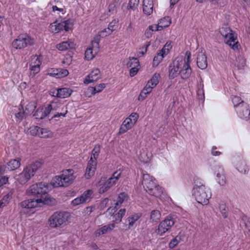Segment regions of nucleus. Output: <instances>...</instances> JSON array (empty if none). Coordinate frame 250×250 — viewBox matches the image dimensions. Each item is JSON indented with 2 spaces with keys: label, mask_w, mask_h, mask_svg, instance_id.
Instances as JSON below:
<instances>
[{
  "label": "nucleus",
  "mask_w": 250,
  "mask_h": 250,
  "mask_svg": "<svg viewBox=\"0 0 250 250\" xmlns=\"http://www.w3.org/2000/svg\"><path fill=\"white\" fill-rule=\"evenodd\" d=\"M50 185L45 182H40L30 186L26 193L29 196H34L37 199H42L41 203H45L48 199V192Z\"/></svg>",
  "instance_id": "obj_1"
},
{
  "label": "nucleus",
  "mask_w": 250,
  "mask_h": 250,
  "mask_svg": "<svg viewBox=\"0 0 250 250\" xmlns=\"http://www.w3.org/2000/svg\"><path fill=\"white\" fill-rule=\"evenodd\" d=\"M75 177L73 169H66L61 175L54 177L50 184L54 187H67L73 183Z\"/></svg>",
  "instance_id": "obj_2"
},
{
  "label": "nucleus",
  "mask_w": 250,
  "mask_h": 250,
  "mask_svg": "<svg viewBox=\"0 0 250 250\" xmlns=\"http://www.w3.org/2000/svg\"><path fill=\"white\" fill-rule=\"evenodd\" d=\"M70 216L66 211H56L48 219V225L51 228H60L66 224Z\"/></svg>",
  "instance_id": "obj_3"
},
{
  "label": "nucleus",
  "mask_w": 250,
  "mask_h": 250,
  "mask_svg": "<svg viewBox=\"0 0 250 250\" xmlns=\"http://www.w3.org/2000/svg\"><path fill=\"white\" fill-rule=\"evenodd\" d=\"M40 162H36L27 166L18 175L17 180L21 184H26L33 177L40 167Z\"/></svg>",
  "instance_id": "obj_4"
},
{
  "label": "nucleus",
  "mask_w": 250,
  "mask_h": 250,
  "mask_svg": "<svg viewBox=\"0 0 250 250\" xmlns=\"http://www.w3.org/2000/svg\"><path fill=\"white\" fill-rule=\"evenodd\" d=\"M191 58V53L189 51H186L184 59L180 60V70L179 74L181 79L186 80L188 79L192 72L190 63Z\"/></svg>",
  "instance_id": "obj_5"
},
{
  "label": "nucleus",
  "mask_w": 250,
  "mask_h": 250,
  "mask_svg": "<svg viewBox=\"0 0 250 250\" xmlns=\"http://www.w3.org/2000/svg\"><path fill=\"white\" fill-rule=\"evenodd\" d=\"M193 195L197 202L203 205H207L209 203L211 194L208 187H201L197 189H193Z\"/></svg>",
  "instance_id": "obj_6"
},
{
  "label": "nucleus",
  "mask_w": 250,
  "mask_h": 250,
  "mask_svg": "<svg viewBox=\"0 0 250 250\" xmlns=\"http://www.w3.org/2000/svg\"><path fill=\"white\" fill-rule=\"evenodd\" d=\"M34 39L27 34H20L15 39L12 45L16 49H23L29 46L34 44Z\"/></svg>",
  "instance_id": "obj_7"
},
{
  "label": "nucleus",
  "mask_w": 250,
  "mask_h": 250,
  "mask_svg": "<svg viewBox=\"0 0 250 250\" xmlns=\"http://www.w3.org/2000/svg\"><path fill=\"white\" fill-rule=\"evenodd\" d=\"M219 32L221 35L225 38L226 43L229 45L234 50L239 49L240 44L236 41L237 38L234 37L232 30L229 27H222L220 29Z\"/></svg>",
  "instance_id": "obj_8"
},
{
  "label": "nucleus",
  "mask_w": 250,
  "mask_h": 250,
  "mask_svg": "<svg viewBox=\"0 0 250 250\" xmlns=\"http://www.w3.org/2000/svg\"><path fill=\"white\" fill-rule=\"evenodd\" d=\"M72 24L69 20L61 21L57 20L50 24L49 30L52 33H57L63 30L65 31H69L72 29Z\"/></svg>",
  "instance_id": "obj_9"
},
{
  "label": "nucleus",
  "mask_w": 250,
  "mask_h": 250,
  "mask_svg": "<svg viewBox=\"0 0 250 250\" xmlns=\"http://www.w3.org/2000/svg\"><path fill=\"white\" fill-rule=\"evenodd\" d=\"M41 200L30 199L25 200L20 203L19 207L20 208V213L21 215L27 214L30 215L31 213L26 212V210L37 207L39 204L41 203Z\"/></svg>",
  "instance_id": "obj_10"
},
{
  "label": "nucleus",
  "mask_w": 250,
  "mask_h": 250,
  "mask_svg": "<svg viewBox=\"0 0 250 250\" xmlns=\"http://www.w3.org/2000/svg\"><path fill=\"white\" fill-rule=\"evenodd\" d=\"M174 218L171 216H167L160 223L157 229L158 234L163 235L174 225Z\"/></svg>",
  "instance_id": "obj_11"
},
{
  "label": "nucleus",
  "mask_w": 250,
  "mask_h": 250,
  "mask_svg": "<svg viewBox=\"0 0 250 250\" xmlns=\"http://www.w3.org/2000/svg\"><path fill=\"white\" fill-rule=\"evenodd\" d=\"M121 172L116 171L99 188V193H104L114 185L121 176Z\"/></svg>",
  "instance_id": "obj_12"
},
{
  "label": "nucleus",
  "mask_w": 250,
  "mask_h": 250,
  "mask_svg": "<svg viewBox=\"0 0 250 250\" xmlns=\"http://www.w3.org/2000/svg\"><path fill=\"white\" fill-rule=\"evenodd\" d=\"M100 40L98 37L92 41V47L87 48L85 51V58L87 60L93 59L98 52Z\"/></svg>",
  "instance_id": "obj_13"
},
{
  "label": "nucleus",
  "mask_w": 250,
  "mask_h": 250,
  "mask_svg": "<svg viewBox=\"0 0 250 250\" xmlns=\"http://www.w3.org/2000/svg\"><path fill=\"white\" fill-rule=\"evenodd\" d=\"M155 181V179L150 176L149 174L147 173H143L142 184L145 189L147 193L149 192L152 188H155V186L157 185Z\"/></svg>",
  "instance_id": "obj_14"
},
{
  "label": "nucleus",
  "mask_w": 250,
  "mask_h": 250,
  "mask_svg": "<svg viewBox=\"0 0 250 250\" xmlns=\"http://www.w3.org/2000/svg\"><path fill=\"white\" fill-rule=\"evenodd\" d=\"M235 111L240 118L244 120H248L250 118V110L249 104L247 103H243L237 106Z\"/></svg>",
  "instance_id": "obj_15"
},
{
  "label": "nucleus",
  "mask_w": 250,
  "mask_h": 250,
  "mask_svg": "<svg viewBox=\"0 0 250 250\" xmlns=\"http://www.w3.org/2000/svg\"><path fill=\"white\" fill-rule=\"evenodd\" d=\"M171 20L169 17H165L159 21L158 25H150L148 27L149 30L159 31L163 29L164 28L167 27L170 25Z\"/></svg>",
  "instance_id": "obj_16"
},
{
  "label": "nucleus",
  "mask_w": 250,
  "mask_h": 250,
  "mask_svg": "<svg viewBox=\"0 0 250 250\" xmlns=\"http://www.w3.org/2000/svg\"><path fill=\"white\" fill-rule=\"evenodd\" d=\"M180 59L175 60L168 66L169 78L173 79L179 74Z\"/></svg>",
  "instance_id": "obj_17"
},
{
  "label": "nucleus",
  "mask_w": 250,
  "mask_h": 250,
  "mask_svg": "<svg viewBox=\"0 0 250 250\" xmlns=\"http://www.w3.org/2000/svg\"><path fill=\"white\" fill-rule=\"evenodd\" d=\"M11 112L14 114L17 122H21L23 119L27 116L24 111V108L22 105L19 106H14L11 109Z\"/></svg>",
  "instance_id": "obj_18"
},
{
  "label": "nucleus",
  "mask_w": 250,
  "mask_h": 250,
  "mask_svg": "<svg viewBox=\"0 0 250 250\" xmlns=\"http://www.w3.org/2000/svg\"><path fill=\"white\" fill-rule=\"evenodd\" d=\"M97 163L95 160H90L88 162L84 174L85 178L89 179L94 175L96 169Z\"/></svg>",
  "instance_id": "obj_19"
},
{
  "label": "nucleus",
  "mask_w": 250,
  "mask_h": 250,
  "mask_svg": "<svg viewBox=\"0 0 250 250\" xmlns=\"http://www.w3.org/2000/svg\"><path fill=\"white\" fill-rule=\"evenodd\" d=\"M197 64L198 67L201 69H205L207 67V59L204 53L201 52L197 54Z\"/></svg>",
  "instance_id": "obj_20"
},
{
  "label": "nucleus",
  "mask_w": 250,
  "mask_h": 250,
  "mask_svg": "<svg viewBox=\"0 0 250 250\" xmlns=\"http://www.w3.org/2000/svg\"><path fill=\"white\" fill-rule=\"evenodd\" d=\"M135 124V123H133L130 118H126L121 125L119 134H122L125 133L128 130L131 129Z\"/></svg>",
  "instance_id": "obj_21"
},
{
  "label": "nucleus",
  "mask_w": 250,
  "mask_h": 250,
  "mask_svg": "<svg viewBox=\"0 0 250 250\" xmlns=\"http://www.w3.org/2000/svg\"><path fill=\"white\" fill-rule=\"evenodd\" d=\"M100 70L98 68L93 69L85 78L84 81V83L88 84L97 81L100 78Z\"/></svg>",
  "instance_id": "obj_22"
},
{
  "label": "nucleus",
  "mask_w": 250,
  "mask_h": 250,
  "mask_svg": "<svg viewBox=\"0 0 250 250\" xmlns=\"http://www.w3.org/2000/svg\"><path fill=\"white\" fill-rule=\"evenodd\" d=\"M143 11L146 16L150 15L153 11V1L152 0H144Z\"/></svg>",
  "instance_id": "obj_23"
},
{
  "label": "nucleus",
  "mask_w": 250,
  "mask_h": 250,
  "mask_svg": "<svg viewBox=\"0 0 250 250\" xmlns=\"http://www.w3.org/2000/svg\"><path fill=\"white\" fill-rule=\"evenodd\" d=\"M141 217V214L139 213L134 214L130 216H129L125 221V229H128L132 227L135 222H136Z\"/></svg>",
  "instance_id": "obj_24"
},
{
  "label": "nucleus",
  "mask_w": 250,
  "mask_h": 250,
  "mask_svg": "<svg viewBox=\"0 0 250 250\" xmlns=\"http://www.w3.org/2000/svg\"><path fill=\"white\" fill-rule=\"evenodd\" d=\"M49 114V109H47L46 107H40L37 109L33 116L36 119L40 120L45 118Z\"/></svg>",
  "instance_id": "obj_25"
},
{
  "label": "nucleus",
  "mask_w": 250,
  "mask_h": 250,
  "mask_svg": "<svg viewBox=\"0 0 250 250\" xmlns=\"http://www.w3.org/2000/svg\"><path fill=\"white\" fill-rule=\"evenodd\" d=\"M216 173V181L221 186H224L226 182V176L223 167L219 166Z\"/></svg>",
  "instance_id": "obj_26"
},
{
  "label": "nucleus",
  "mask_w": 250,
  "mask_h": 250,
  "mask_svg": "<svg viewBox=\"0 0 250 250\" xmlns=\"http://www.w3.org/2000/svg\"><path fill=\"white\" fill-rule=\"evenodd\" d=\"M76 44L70 41L63 42L57 45V48L61 51L75 48Z\"/></svg>",
  "instance_id": "obj_27"
},
{
  "label": "nucleus",
  "mask_w": 250,
  "mask_h": 250,
  "mask_svg": "<svg viewBox=\"0 0 250 250\" xmlns=\"http://www.w3.org/2000/svg\"><path fill=\"white\" fill-rule=\"evenodd\" d=\"M114 224H110L102 227L96 231V236H99L101 235L106 234L108 232L111 231L114 228Z\"/></svg>",
  "instance_id": "obj_28"
},
{
  "label": "nucleus",
  "mask_w": 250,
  "mask_h": 250,
  "mask_svg": "<svg viewBox=\"0 0 250 250\" xmlns=\"http://www.w3.org/2000/svg\"><path fill=\"white\" fill-rule=\"evenodd\" d=\"M148 193L150 195L161 198L162 195H164L163 188L159 185H157Z\"/></svg>",
  "instance_id": "obj_29"
},
{
  "label": "nucleus",
  "mask_w": 250,
  "mask_h": 250,
  "mask_svg": "<svg viewBox=\"0 0 250 250\" xmlns=\"http://www.w3.org/2000/svg\"><path fill=\"white\" fill-rule=\"evenodd\" d=\"M21 166V159L17 158L10 160L7 164V167L9 170H14L18 168Z\"/></svg>",
  "instance_id": "obj_30"
},
{
  "label": "nucleus",
  "mask_w": 250,
  "mask_h": 250,
  "mask_svg": "<svg viewBox=\"0 0 250 250\" xmlns=\"http://www.w3.org/2000/svg\"><path fill=\"white\" fill-rule=\"evenodd\" d=\"M62 106V104L58 99H55L49 104L46 108L49 109V112L50 113L51 111H57Z\"/></svg>",
  "instance_id": "obj_31"
},
{
  "label": "nucleus",
  "mask_w": 250,
  "mask_h": 250,
  "mask_svg": "<svg viewBox=\"0 0 250 250\" xmlns=\"http://www.w3.org/2000/svg\"><path fill=\"white\" fill-rule=\"evenodd\" d=\"M72 92V90L68 88L64 87L58 89V98H66L69 97Z\"/></svg>",
  "instance_id": "obj_32"
},
{
  "label": "nucleus",
  "mask_w": 250,
  "mask_h": 250,
  "mask_svg": "<svg viewBox=\"0 0 250 250\" xmlns=\"http://www.w3.org/2000/svg\"><path fill=\"white\" fill-rule=\"evenodd\" d=\"M129 198V196L125 192H121L120 193L118 197L117 201L115 204V208H118L120 207L121 205L128 200Z\"/></svg>",
  "instance_id": "obj_33"
},
{
  "label": "nucleus",
  "mask_w": 250,
  "mask_h": 250,
  "mask_svg": "<svg viewBox=\"0 0 250 250\" xmlns=\"http://www.w3.org/2000/svg\"><path fill=\"white\" fill-rule=\"evenodd\" d=\"M105 87V84L104 83L97 85L94 87H90L88 90L91 95H94L97 93L101 92Z\"/></svg>",
  "instance_id": "obj_34"
},
{
  "label": "nucleus",
  "mask_w": 250,
  "mask_h": 250,
  "mask_svg": "<svg viewBox=\"0 0 250 250\" xmlns=\"http://www.w3.org/2000/svg\"><path fill=\"white\" fill-rule=\"evenodd\" d=\"M36 103L34 102H30L25 106L24 111L25 114L28 116L32 114L36 108Z\"/></svg>",
  "instance_id": "obj_35"
},
{
  "label": "nucleus",
  "mask_w": 250,
  "mask_h": 250,
  "mask_svg": "<svg viewBox=\"0 0 250 250\" xmlns=\"http://www.w3.org/2000/svg\"><path fill=\"white\" fill-rule=\"evenodd\" d=\"M39 130V137L43 138H48L52 137V132L47 128H40Z\"/></svg>",
  "instance_id": "obj_36"
},
{
  "label": "nucleus",
  "mask_w": 250,
  "mask_h": 250,
  "mask_svg": "<svg viewBox=\"0 0 250 250\" xmlns=\"http://www.w3.org/2000/svg\"><path fill=\"white\" fill-rule=\"evenodd\" d=\"M126 212V210L125 208H122L119 210L118 213H116L114 215L115 219L114 221L118 223H120L122 221V218L125 216Z\"/></svg>",
  "instance_id": "obj_37"
},
{
  "label": "nucleus",
  "mask_w": 250,
  "mask_h": 250,
  "mask_svg": "<svg viewBox=\"0 0 250 250\" xmlns=\"http://www.w3.org/2000/svg\"><path fill=\"white\" fill-rule=\"evenodd\" d=\"M161 213L158 210H153L151 212L150 220L152 222H157L161 218Z\"/></svg>",
  "instance_id": "obj_38"
},
{
  "label": "nucleus",
  "mask_w": 250,
  "mask_h": 250,
  "mask_svg": "<svg viewBox=\"0 0 250 250\" xmlns=\"http://www.w3.org/2000/svg\"><path fill=\"white\" fill-rule=\"evenodd\" d=\"M100 151V146L99 145H96L92 151L90 159L92 160H95L97 162V159L99 156Z\"/></svg>",
  "instance_id": "obj_39"
},
{
  "label": "nucleus",
  "mask_w": 250,
  "mask_h": 250,
  "mask_svg": "<svg viewBox=\"0 0 250 250\" xmlns=\"http://www.w3.org/2000/svg\"><path fill=\"white\" fill-rule=\"evenodd\" d=\"M160 78V75L159 73H155L152 76V78L147 82L149 83L152 87H155L158 83L159 79Z\"/></svg>",
  "instance_id": "obj_40"
},
{
  "label": "nucleus",
  "mask_w": 250,
  "mask_h": 250,
  "mask_svg": "<svg viewBox=\"0 0 250 250\" xmlns=\"http://www.w3.org/2000/svg\"><path fill=\"white\" fill-rule=\"evenodd\" d=\"M127 66L128 67H139L140 66L139 61L137 58H132L129 59Z\"/></svg>",
  "instance_id": "obj_41"
},
{
  "label": "nucleus",
  "mask_w": 250,
  "mask_h": 250,
  "mask_svg": "<svg viewBox=\"0 0 250 250\" xmlns=\"http://www.w3.org/2000/svg\"><path fill=\"white\" fill-rule=\"evenodd\" d=\"M231 98L235 109H236L237 106L243 103H245L244 101L242 100L241 98L239 96L232 95L231 96Z\"/></svg>",
  "instance_id": "obj_42"
},
{
  "label": "nucleus",
  "mask_w": 250,
  "mask_h": 250,
  "mask_svg": "<svg viewBox=\"0 0 250 250\" xmlns=\"http://www.w3.org/2000/svg\"><path fill=\"white\" fill-rule=\"evenodd\" d=\"M41 64L42 62L40 56H38L37 55L32 56L29 65L41 66Z\"/></svg>",
  "instance_id": "obj_43"
},
{
  "label": "nucleus",
  "mask_w": 250,
  "mask_h": 250,
  "mask_svg": "<svg viewBox=\"0 0 250 250\" xmlns=\"http://www.w3.org/2000/svg\"><path fill=\"white\" fill-rule=\"evenodd\" d=\"M4 170L3 167H0V188L8 182V177L3 176L2 175V172Z\"/></svg>",
  "instance_id": "obj_44"
},
{
  "label": "nucleus",
  "mask_w": 250,
  "mask_h": 250,
  "mask_svg": "<svg viewBox=\"0 0 250 250\" xmlns=\"http://www.w3.org/2000/svg\"><path fill=\"white\" fill-rule=\"evenodd\" d=\"M164 58V56L160 55L158 52L157 55L154 57L153 61V65L154 66H157L162 61Z\"/></svg>",
  "instance_id": "obj_45"
},
{
  "label": "nucleus",
  "mask_w": 250,
  "mask_h": 250,
  "mask_svg": "<svg viewBox=\"0 0 250 250\" xmlns=\"http://www.w3.org/2000/svg\"><path fill=\"white\" fill-rule=\"evenodd\" d=\"M40 127L38 126H32L28 129L29 133L33 136H38L39 134V130Z\"/></svg>",
  "instance_id": "obj_46"
},
{
  "label": "nucleus",
  "mask_w": 250,
  "mask_h": 250,
  "mask_svg": "<svg viewBox=\"0 0 250 250\" xmlns=\"http://www.w3.org/2000/svg\"><path fill=\"white\" fill-rule=\"evenodd\" d=\"M194 183L195 186L193 189H198L199 188H201V187H207L205 185L204 182L199 178H197L195 180Z\"/></svg>",
  "instance_id": "obj_47"
},
{
  "label": "nucleus",
  "mask_w": 250,
  "mask_h": 250,
  "mask_svg": "<svg viewBox=\"0 0 250 250\" xmlns=\"http://www.w3.org/2000/svg\"><path fill=\"white\" fill-rule=\"evenodd\" d=\"M139 0H130L127 6L128 9L134 10L138 5Z\"/></svg>",
  "instance_id": "obj_48"
},
{
  "label": "nucleus",
  "mask_w": 250,
  "mask_h": 250,
  "mask_svg": "<svg viewBox=\"0 0 250 250\" xmlns=\"http://www.w3.org/2000/svg\"><path fill=\"white\" fill-rule=\"evenodd\" d=\"M11 198V195L9 194H6L4 196L1 200L0 201V204L1 206L3 207H5L6 205H7L9 203V201Z\"/></svg>",
  "instance_id": "obj_49"
},
{
  "label": "nucleus",
  "mask_w": 250,
  "mask_h": 250,
  "mask_svg": "<svg viewBox=\"0 0 250 250\" xmlns=\"http://www.w3.org/2000/svg\"><path fill=\"white\" fill-rule=\"evenodd\" d=\"M219 209L224 218L227 217L228 208L225 204H220L219 206Z\"/></svg>",
  "instance_id": "obj_50"
},
{
  "label": "nucleus",
  "mask_w": 250,
  "mask_h": 250,
  "mask_svg": "<svg viewBox=\"0 0 250 250\" xmlns=\"http://www.w3.org/2000/svg\"><path fill=\"white\" fill-rule=\"evenodd\" d=\"M83 203H85L84 199L81 196L75 198L72 201V204L74 206L79 205Z\"/></svg>",
  "instance_id": "obj_51"
},
{
  "label": "nucleus",
  "mask_w": 250,
  "mask_h": 250,
  "mask_svg": "<svg viewBox=\"0 0 250 250\" xmlns=\"http://www.w3.org/2000/svg\"><path fill=\"white\" fill-rule=\"evenodd\" d=\"M118 21L116 20H113L111 22H110L108 25V29L107 31H108V34H111L114 30L115 26H116Z\"/></svg>",
  "instance_id": "obj_52"
},
{
  "label": "nucleus",
  "mask_w": 250,
  "mask_h": 250,
  "mask_svg": "<svg viewBox=\"0 0 250 250\" xmlns=\"http://www.w3.org/2000/svg\"><path fill=\"white\" fill-rule=\"evenodd\" d=\"M29 66L31 71V75L33 74V75L34 76L40 71L41 66L29 65Z\"/></svg>",
  "instance_id": "obj_53"
},
{
  "label": "nucleus",
  "mask_w": 250,
  "mask_h": 250,
  "mask_svg": "<svg viewBox=\"0 0 250 250\" xmlns=\"http://www.w3.org/2000/svg\"><path fill=\"white\" fill-rule=\"evenodd\" d=\"M237 61H239L238 63L237 64L239 68H242L246 64L245 60L242 57H238Z\"/></svg>",
  "instance_id": "obj_54"
},
{
  "label": "nucleus",
  "mask_w": 250,
  "mask_h": 250,
  "mask_svg": "<svg viewBox=\"0 0 250 250\" xmlns=\"http://www.w3.org/2000/svg\"><path fill=\"white\" fill-rule=\"evenodd\" d=\"M58 72L57 73V75H59V77H64L66 76L68 74V71L66 69H61L60 70H58Z\"/></svg>",
  "instance_id": "obj_55"
},
{
  "label": "nucleus",
  "mask_w": 250,
  "mask_h": 250,
  "mask_svg": "<svg viewBox=\"0 0 250 250\" xmlns=\"http://www.w3.org/2000/svg\"><path fill=\"white\" fill-rule=\"evenodd\" d=\"M150 42H147L146 44L144 45V46H143L141 49H144L145 48V51H142L139 52V54H141L140 56H144L146 52L147 48L150 46Z\"/></svg>",
  "instance_id": "obj_56"
},
{
  "label": "nucleus",
  "mask_w": 250,
  "mask_h": 250,
  "mask_svg": "<svg viewBox=\"0 0 250 250\" xmlns=\"http://www.w3.org/2000/svg\"><path fill=\"white\" fill-rule=\"evenodd\" d=\"M91 194V191L90 190H87L85 191L84 193L81 195L82 197L84 199V202H86L90 198Z\"/></svg>",
  "instance_id": "obj_57"
},
{
  "label": "nucleus",
  "mask_w": 250,
  "mask_h": 250,
  "mask_svg": "<svg viewBox=\"0 0 250 250\" xmlns=\"http://www.w3.org/2000/svg\"><path fill=\"white\" fill-rule=\"evenodd\" d=\"M179 243L178 240L177 239V237L173 239L169 243V247L170 248L172 249L178 245Z\"/></svg>",
  "instance_id": "obj_58"
},
{
  "label": "nucleus",
  "mask_w": 250,
  "mask_h": 250,
  "mask_svg": "<svg viewBox=\"0 0 250 250\" xmlns=\"http://www.w3.org/2000/svg\"><path fill=\"white\" fill-rule=\"evenodd\" d=\"M94 209H95V207L92 206L86 207L84 208L83 213L85 215H89L93 211Z\"/></svg>",
  "instance_id": "obj_59"
},
{
  "label": "nucleus",
  "mask_w": 250,
  "mask_h": 250,
  "mask_svg": "<svg viewBox=\"0 0 250 250\" xmlns=\"http://www.w3.org/2000/svg\"><path fill=\"white\" fill-rule=\"evenodd\" d=\"M169 50V48H166V47H163V48L159 51L158 52L160 55L164 56V58L165 56H166Z\"/></svg>",
  "instance_id": "obj_60"
},
{
  "label": "nucleus",
  "mask_w": 250,
  "mask_h": 250,
  "mask_svg": "<svg viewBox=\"0 0 250 250\" xmlns=\"http://www.w3.org/2000/svg\"><path fill=\"white\" fill-rule=\"evenodd\" d=\"M128 118H130L133 123H136L139 118V115L136 113H132L129 116Z\"/></svg>",
  "instance_id": "obj_61"
},
{
  "label": "nucleus",
  "mask_w": 250,
  "mask_h": 250,
  "mask_svg": "<svg viewBox=\"0 0 250 250\" xmlns=\"http://www.w3.org/2000/svg\"><path fill=\"white\" fill-rule=\"evenodd\" d=\"M108 29V28H105L103 30L100 31L99 33V36L103 38V37H106L108 35H109L110 34H108V31H107Z\"/></svg>",
  "instance_id": "obj_62"
},
{
  "label": "nucleus",
  "mask_w": 250,
  "mask_h": 250,
  "mask_svg": "<svg viewBox=\"0 0 250 250\" xmlns=\"http://www.w3.org/2000/svg\"><path fill=\"white\" fill-rule=\"evenodd\" d=\"M153 87H154L151 86V85L149 83H147L146 86L145 87V88L143 90L144 91H145L146 93V94H148L149 93H150L151 92L152 89Z\"/></svg>",
  "instance_id": "obj_63"
},
{
  "label": "nucleus",
  "mask_w": 250,
  "mask_h": 250,
  "mask_svg": "<svg viewBox=\"0 0 250 250\" xmlns=\"http://www.w3.org/2000/svg\"><path fill=\"white\" fill-rule=\"evenodd\" d=\"M198 98L200 100H202L204 98V90L197 89L196 91Z\"/></svg>",
  "instance_id": "obj_64"
}]
</instances>
